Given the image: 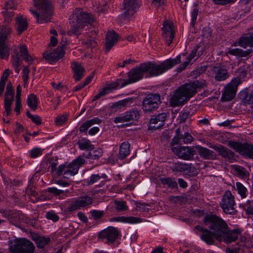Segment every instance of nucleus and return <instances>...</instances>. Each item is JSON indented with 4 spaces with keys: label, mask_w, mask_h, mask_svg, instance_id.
Wrapping results in <instances>:
<instances>
[{
    "label": "nucleus",
    "mask_w": 253,
    "mask_h": 253,
    "mask_svg": "<svg viewBox=\"0 0 253 253\" xmlns=\"http://www.w3.org/2000/svg\"><path fill=\"white\" fill-rule=\"evenodd\" d=\"M198 14V9L197 8H194L191 14V24L194 25L196 23L197 17Z\"/></svg>",
    "instance_id": "62"
},
{
    "label": "nucleus",
    "mask_w": 253,
    "mask_h": 253,
    "mask_svg": "<svg viewBox=\"0 0 253 253\" xmlns=\"http://www.w3.org/2000/svg\"><path fill=\"white\" fill-rule=\"evenodd\" d=\"M118 87H120V86L117 81L115 82L112 83L110 84H108L103 87L99 91V92L94 97L92 101H95L101 97L105 96V95L108 94L111 91V90L116 89Z\"/></svg>",
    "instance_id": "26"
},
{
    "label": "nucleus",
    "mask_w": 253,
    "mask_h": 253,
    "mask_svg": "<svg viewBox=\"0 0 253 253\" xmlns=\"http://www.w3.org/2000/svg\"><path fill=\"white\" fill-rule=\"evenodd\" d=\"M71 67L74 72V79L76 82L80 81L84 76L85 70L81 64L73 62Z\"/></svg>",
    "instance_id": "24"
},
{
    "label": "nucleus",
    "mask_w": 253,
    "mask_h": 253,
    "mask_svg": "<svg viewBox=\"0 0 253 253\" xmlns=\"http://www.w3.org/2000/svg\"><path fill=\"white\" fill-rule=\"evenodd\" d=\"M2 14L4 18V22L6 24H9L12 21L14 15V12L4 10L2 12Z\"/></svg>",
    "instance_id": "50"
},
{
    "label": "nucleus",
    "mask_w": 253,
    "mask_h": 253,
    "mask_svg": "<svg viewBox=\"0 0 253 253\" xmlns=\"http://www.w3.org/2000/svg\"><path fill=\"white\" fill-rule=\"evenodd\" d=\"M27 116L30 118L32 121L36 124L39 125L41 124L42 120L40 117L38 115H33L29 111H27L26 113Z\"/></svg>",
    "instance_id": "55"
},
{
    "label": "nucleus",
    "mask_w": 253,
    "mask_h": 253,
    "mask_svg": "<svg viewBox=\"0 0 253 253\" xmlns=\"http://www.w3.org/2000/svg\"><path fill=\"white\" fill-rule=\"evenodd\" d=\"M161 182L164 185L171 188H175L177 186L176 182L171 178H162L160 179Z\"/></svg>",
    "instance_id": "47"
},
{
    "label": "nucleus",
    "mask_w": 253,
    "mask_h": 253,
    "mask_svg": "<svg viewBox=\"0 0 253 253\" xmlns=\"http://www.w3.org/2000/svg\"><path fill=\"white\" fill-rule=\"evenodd\" d=\"M250 51H243L242 49L240 48H234L231 49L229 52L230 54H232L235 56L240 57H246L250 53Z\"/></svg>",
    "instance_id": "42"
},
{
    "label": "nucleus",
    "mask_w": 253,
    "mask_h": 253,
    "mask_svg": "<svg viewBox=\"0 0 253 253\" xmlns=\"http://www.w3.org/2000/svg\"><path fill=\"white\" fill-rule=\"evenodd\" d=\"M13 253H35L34 244L26 238H20L15 240L9 247Z\"/></svg>",
    "instance_id": "9"
},
{
    "label": "nucleus",
    "mask_w": 253,
    "mask_h": 253,
    "mask_svg": "<svg viewBox=\"0 0 253 253\" xmlns=\"http://www.w3.org/2000/svg\"><path fill=\"white\" fill-rule=\"evenodd\" d=\"M67 121V116L66 115H61L58 116L55 120V123L56 126H61L66 123Z\"/></svg>",
    "instance_id": "51"
},
{
    "label": "nucleus",
    "mask_w": 253,
    "mask_h": 253,
    "mask_svg": "<svg viewBox=\"0 0 253 253\" xmlns=\"http://www.w3.org/2000/svg\"><path fill=\"white\" fill-rule=\"evenodd\" d=\"M0 55L2 59L8 58L9 55V50L6 44H0Z\"/></svg>",
    "instance_id": "45"
},
{
    "label": "nucleus",
    "mask_w": 253,
    "mask_h": 253,
    "mask_svg": "<svg viewBox=\"0 0 253 253\" xmlns=\"http://www.w3.org/2000/svg\"><path fill=\"white\" fill-rule=\"evenodd\" d=\"M48 191L55 195H60L64 193L63 190H59L55 187H51L48 189Z\"/></svg>",
    "instance_id": "64"
},
{
    "label": "nucleus",
    "mask_w": 253,
    "mask_h": 253,
    "mask_svg": "<svg viewBox=\"0 0 253 253\" xmlns=\"http://www.w3.org/2000/svg\"><path fill=\"white\" fill-rule=\"evenodd\" d=\"M140 5V0H124L123 8L125 10L124 15L130 16L136 12Z\"/></svg>",
    "instance_id": "14"
},
{
    "label": "nucleus",
    "mask_w": 253,
    "mask_h": 253,
    "mask_svg": "<svg viewBox=\"0 0 253 253\" xmlns=\"http://www.w3.org/2000/svg\"><path fill=\"white\" fill-rule=\"evenodd\" d=\"M172 169L173 171L179 172L187 171L190 170V166L187 164L178 163L174 165Z\"/></svg>",
    "instance_id": "40"
},
{
    "label": "nucleus",
    "mask_w": 253,
    "mask_h": 253,
    "mask_svg": "<svg viewBox=\"0 0 253 253\" xmlns=\"http://www.w3.org/2000/svg\"><path fill=\"white\" fill-rule=\"evenodd\" d=\"M218 216L213 214L207 215L204 218V222L206 226L211 230L205 229L201 226H196L195 228L196 230L200 232L201 239L206 243L208 245H213L215 242V240H217L216 229L212 228L213 224H217L218 221Z\"/></svg>",
    "instance_id": "6"
},
{
    "label": "nucleus",
    "mask_w": 253,
    "mask_h": 253,
    "mask_svg": "<svg viewBox=\"0 0 253 253\" xmlns=\"http://www.w3.org/2000/svg\"><path fill=\"white\" fill-rule=\"evenodd\" d=\"M52 86L54 88L60 91H65L67 90V88L66 86H64V85L61 83H58V84H55L53 82L51 83Z\"/></svg>",
    "instance_id": "63"
},
{
    "label": "nucleus",
    "mask_w": 253,
    "mask_h": 253,
    "mask_svg": "<svg viewBox=\"0 0 253 253\" xmlns=\"http://www.w3.org/2000/svg\"><path fill=\"white\" fill-rule=\"evenodd\" d=\"M145 66L143 63L141 64L139 66L132 69L127 74V79H118L117 81L120 87H123L126 85L136 82L142 79L143 76L146 75Z\"/></svg>",
    "instance_id": "8"
},
{
    "label": "nucleus",
    "mask_w": 253,
    "mask_h": 253,
    "mask_svg": "<svg viewBox=\"0 0 253 253\" xmlns=\"http://www.w3.org/2000/svg\"><path fill=\"white\" fill-rule=\"evenodd\" d=\"M32 239L36 242L37 247L41 249L44 248L50 241V239L48 238H46L37 235H33Z\"/></svg>",
    "instance_id": "31"
},
{
    "label": "nucleus",
    "mask_w": 253,
    "mask_h": 253,
    "mask_svg": "<svg viewBox=\"0 0 253 253\" xmlns=\"http://www.w3.org/2000/svg\"><path fill=\"white\" fill-rule=\"evenodd\" d=\"M5 10L8 9H15L16 8V4L14 2V0H6L5 3Z\"/></svg>",
    "instance_id": "58"
},
{
    "label": "nucleus",
    "mask_w": 253,
    "mask_h": 253,
    "mask_svg": "<svg viewBox=\"0 0 253 253\" xmlns=\"http://www.w3.org/2000/svg\"><path fill=\"white\" fill-rule=\"evenodd\" d=\"M36 10L30 9L31 13L36 17L37 23L43 24L50 21L53 15V7L49 0H33Z\"/></svg>",
    "instance_id": "3"
},
{
    "label": "nucleus",
    "mask_w": 253,
    "mask_h": 253,
    "mask_svg": "<svg viewBox=\"0 0 253 253\" xmlns=\"http://www.w3.org/2000/svg\"><path fill=\"white\" fill-rule=\"evenodd\" d=\"M27 102L29 107L33 111L36 110L38 105V99L35 95L31 94L27 99Z\"/></svg>",
    "instance_id": "37"
},
{
    "label": "nucleus",
    "mask_w": 253,
    "mask_h": 253,
    "mask_svg": "<svg viewBox=\"0 0 253 253\" xmlns=\"http://www.w3.org/2000/svg\"><path fill=\"white\" fill-rule=\"evenodd\" d=\"M132 103V98H128L115 103L113 107L117 109H123L129 106Z\"/></svg>",
    "instance_id": "36"
},
{
    "label": "nucleus",
    "mask_w": 253,
    "mask_h": 253,
    "mask_svg": "<svg viewBox=\"0 0 253 253\" xmlns=\"http://www.w3.org/2000/svg\"><path fill=\"white\" fill-rule=\"evenodd\" d=\"M101 120L98 118H94L90 120H88L83 123L80 127L79 130L81 132H84L87 131L88 128L94 124H99Z\"/></svg>",
    "instance_id": "30"
},
{
    "label": "nucleus",
    "mask_w": 253,
    "mask_h": 253,
    "mask_svg": "<svg viewBox=\"0 0 253 253\" xmlns=\"http://www.w3.org/2000/svg\"><path fill=\"white\" fill-rule=\"evenodd\" d=\"M212 71L214 74V79L217 81H224L229 76L226 70L219 67H214Z\"/></svg>",
    "instance_id": "27"
},
{
    "label": "nucleus",
    "mask_w": 253,
    "mask_h": 253,
    "mask_svg": "<svg viewBox=\"0 0 253 253\" xmlns=\"http://www.w3.org/2000/svg\"><path fill=\"white\" fill-rule=\"evenodd\" d=\"M139 116L140 114L138 111L131 110L126 112L125 114L115 118L114 121L115 123H119L136 121L138 120Z\"/></svg>",
    "instance_id": "18"
},
{
    "label": "nucleus",
    "mask_w": 253,
    "mask_h": 253,
    "mask_svg": "<svg viewBox=\"0 0 253 253\" xmlns=\"http://www.w3.org/2000/svg\"><path fill=\"white\" fill-rule=\"evenodd\" d=\"M172 151L178 156L179 158H191L195 154V151L190 147H173Z\"/></svg>",
    "instance_id": "17"
},
{
    "label": "nucleus",
    "mask_w": 253,
    "mask_h": 253,
    "mask_svg": "<svg viewBox=\"0 0 253 253\" xmlns=\"http://www.w3.org/2000/svg\"><path fill=\"white\" fill-rule=\"evenodd\" d=\"M78 144L81 150H90L92 149V145L90 142L86 139H82L79 141Z\"/></svg>",
    "instance_id": "46"
},
{
    "label": "nucleus",
    "mask_w": 253,
    "mask_h": 253,
    "mask_svg": "<svg viewBox=\"0 0 253 253\" xmlns=\"http://www.w3.org/2000/svg\"><path fill=\"white\" fill-rule=\"evenodd\" d=\"M181 62V55H178L173 59H169L160 64L155 62H148L143 63L146 70V78L159 76L168 70L172 68L174 65Z\"/></svg>",
    "instance_id": "5"
},
{
    "label": "nucleus",
    "mask_w": 253,
    "mask_h": 253,
    "mask_svg": "<svg viewBox=\"0 0 253 253\" xmlns=\"http://www.w3.org/2000/svg\"><path fill=\"white\" fill-rule=\"evenodd\" d=\"M110 221H122L134 224L141 222V219L133 216H122L111 219Z\"/></svg>",
    "instance_id": "28"
},
{
    "label": "nucleus",
    "mask_w": 253,
    "mask_h": 253,
    "mask_svg": "<svg viewBox=\"0 0 253 253\" xmlns=\"http://www.w3.org/2000/svg\"><path fill=\"white\" fill-rule=\"evenodd\" d=\"M130 144L128 142H123L120 147L119 151V155L121 158H125L130 153Z\"/></svg>",
    "instance_id": "33"
},
{
    "label": "nucleus",
    "mask_w": 253,
    "mask_h": 253,
    "mask_svg": "<svg viewBox=\"0 0 253 253\" xmlns=\"http://www.w3.org/2000/svg\"><path fill=\"white\" fill-rule=\"evenodd\" d=\"M152 4L156 8L163 9L165 4V0H152Z\"/></svg>",
    "instance_id": "60"
},
{
    "label": "nucleus",
    "mask_w": 253,
    "mask_h": 253,
    "mask_svg": "<svg viewBox=\"0 0 253 253\" xmlns=\"http://www.w3.org/2000/svg\"><path fill=\"white\" fill-rule=\"evenodd\" d=\"M197 148L201 157L208 158L211 156L213 153L212 151L202 146H198Z\"/></svg>",
    "instance_id": "43"
},
{
    "label": "nucleus",
    "mask_w": 253,
    "mask_h": 253,
    "mask_svg": "<svg viewBox=\"0 0 253 253\" xmlns=\"http://www.w3.org/2000/svg\"><path fill=\"white\" fill-rule=\"evenodd\" d=\"M212 148L218 153L219 155L222 157H227L228 158H230V157H233L232 152L228 148H226L222 146L215 145L212 147Z\"/></svg>",
    "instance_id": "29"
},
{
    "label": "nucleus",
    "mask_w": 253,
    "mask_h": 253,
    "mask_svg": "<svg viewBox=\"0 0 253 253\" xmlns=\"http://www.w3.org/2000/svg\"><path fill=\"white\" fill-rule=\"evenodd\" d=\"M180 139H181V131L180 128H177L175 130V135L173 137L170 143L171 150L173 147L178 146V144Z\"/></svg>",
    "instance_id": "41"
},
{
    "label": "nucleus",
    "mask_w": 253,
    "mask_h": 253,
    "mask_svg": "<svg viewBox=\"0 0 253 253\" xmlns=\"http://www.w3.org/2000/svg\"><path fill=\"white\" fill-rule=\"evenodd\" d=\"M46 216L47 219L52 220L55 222L59 220V216L53 212H47Z\"/></svg>",
    "instance_id": "61"
},
{
    "label": "nucleus",
    "mask_w": 253,
    "mask_h": 253,
    "mask_svg": "<svg viewBox=\"0 0 253 253\" xmlns=\"http://www.w3.org/2000/svg\"><path fill=\"white\" fill-rule=\"evenodd\" d=\"M78 160L76 159L69 164H64L59 166L55 176L59 177L63 175L64 178H68L77 174L80 167L77 162Z\"/></svg>",
    "instance_id": "10"
},
{
    "label": "nucleus",
    "mask_w": 253,
    "mask_h": 253,
    "mask_svg": "<svg viewBox=\"0 0 253 253\" xmlns=\"http://www.w3.org/2000/svg\"><path fill=\"white\" fill-rule=\"evenodd\" d=\"M248 67L243 65L238 69L236 71L238 76L233 78L225 87V90L222 94L221 100L222 101H229L235 96L237 88L242 83V79H244L247 74Z\"/></svg>",
    "instance_id": "7"
},
{
    "label": "nucleus",
    "mask_w": 253,
    "mask_h": 253,
    "mask_svg": "<svg viewBox=\"0 0 253 253\" xmlns=\"http://www.w3.org/2000/svg\"><path fill=\"white\" fill-rule=\"evenodd\" d=\"M64 54L62 47H58L50 53L45 52L43 54L44 59L50 63L55 62L61 58Z\"/></svg>",
    "instance_id": "21"
},
{
    "label": "nucleus",
    "mask_w": 253,
    "mask_h": 253,
    "mask_svg": "<svg viewBox=\"0 0 253 253\" xmlns=\"http://www.w3.org/2000/svg\"><path fill=\"white\" fill-rule=\"evenodd\" d=\"M218 222L213 224V228L216 229L217 240L224 242L227 244L235 242L241 234V230L239 228L230 229L227 223L221 218L218 216Z\"/></svg>",
    "instance_id": "1"
},
{
    "label": "nucleus",
    "mask_w": 253,
    "mask_h": 253,
    "mask_svg": "<svg viewBox=\"0 0 253 253\" xmlns=\"http://www.w3.org/2000/svg\"><path fill=\"white\" fill-rule=\"evenodd\" d=\"M231 146L242 155L253 158V145L234 142H232Z\"/></svg>",
    "instance_id": "15"
},
{
    "label": "nucleus",
    "mask_w": 253,
    "mask_h": 253,
    "mask_svg": "<svg viewBox=\"0 0 253 253\" xmlns=\"http://www.w3.org/2000/svg\"><path fill=\"white\" fill-rule=\"evenodd\" d=\"M14 91L11 83H9L6 86V90L5 93V97L13 98Z\"/></svg>",
    "instance_id": "56"
},
{
    "label": "nucleus",
    "mask_w": 253,
    "mask_h": 253,
    "mask_svg": "<svg viewBox=\"0 0 253 253\" xmlns=\"http://www.w3.org/2000/svg\"><path fill=\"white\" fill-rule=\"evenodd\" d=\"M234 170L236 174L242 178H246L249 175L247 170L242 167L235 166L234 167Z\"/></svg>",
    "instance_id": "39"
},
{
    "label": "nucleus",
    "mask_w": 253,
    "mask_h": 253,
    "mask_svg": "<svg viewBox=\"0 0 253 253\" xmlns=\"http://www.w3.org/2000/svg\"><path fill=\"white\" fill-rule=\"evenodd\" d=\"M181 138L185 144L190 143L193 141V137L188 132H185L184 134L181 133Z\"/></svg>",
    "instance_id": "54"
},
{
    "label": "nucleus",
    "mask_w": 253,
    "mask_h": 253,
    "mask_svg": "<svg viewBox=\"0 0 253 253\" xmlns=\"http://www.w3.org/2000/svg\"><path fill=\"white\" fill-rule=\"evenodd\" d=\"M167 117V114L165 113H161L154 116L150 121L149 129L156 130L163 126Z\"/></svg>",
    "instance_id": "20"
},
{
    "label": "nucleus",
    "mask_w": 253,
    "mask_h": 253,
    "mask_svg": "<svg viewBox=\"0 0 253 253\" xmlns=\"http://www.w3.org/2000/svg\"><path fill=\"white\" fill-rule=\"evenodd\" d=\"M102 176H100L98 174H92L90 177V180L87 182V184L90 185L99 181Z\"/></svg>",
    "instance_id": "59"
},
{
    "label": "nucleus",
    "mask_w": 253,
    "mask_h": 253,
    "mask_svg": "<svg viewBox=\"0 0 253 253\" xmlns=\"http://www.w3.org/2000/svg\"><path fill=\"white\" fill-rule=\"evenodd\" d=\"M114 204L116 210L118 211H126L128 210L126 203L125 201H115Z\"/></svg>",
    "instance_id": "44"
},
{
    "label": "nucleus",
    "mask_w": 253,
    "mask_h": 253,
    "mask_svg": "<svg viewBox=\"0 0 253 253\" xmlns=\"http://www.w3.org/2000/svg\"><path fill=\"white\" fill-rule=\"evenodd\" d=\"M238 44L244 48H246L248 46H253V33L249 36L241 38L239 39Z\"/></svg>",
    "instance_id": "32"
},
{
    "label": "nucleus",
    "mask_w": 253,
    "mask_h": 253,
    "mask_svg": "<svg viewBox=\"0 0 253 253\" xmlns=\"http://www.w3.org/2000/svg\"><path fill=\"white\" fill-rule=\"evenodd\" d=\"M118 35L113 31H109L106 35L105 49L108 52L117 43L118 40Z\"/></svg>",
    "instance_id": "22"
},
{
    "label": "nucleus",
    "mask_w": 253,
    "mask_h": 253,
    "mask_svg": "<svg viewBox=\"0 0 253 253\" xmlns=\"http://www.w3.org/2000/svg\"><path fill=\"white\" fill-rule=\"evenodd\" d=\"M92 203V199L90 197L87 196L81 197L71 204L69 211H72L91 205Z\"/></svg>",
    "instance_id": "19"
},
{
    "label": "nucleus",
    "mask_w": 253,
    "mask_h": 253,
    "mask_svg": "<svg viewBox=\"0 0 253 253\" xmlns=\"http://www.w3.org/2000/svg\"><path fill=\"white\" fill-rule=\"evenodd\" d=\"M234 198L230 191H226L223 195L222 201L220 203V206L222 210L226 214H234L236 210L235 206Z\"/></svg>",
    "instance_id": "12"
},
{
    "label": "nucleus",
    "mask_w": 253,
    "mask_h": 253,
    "mask_svg": "<svg viewBox=\"0 0 253 253\" xmlns=\"http://www.w3.org/2000/svg\"><path fill=\"white\" fill-rule=\"evenodd\" d=\"M160 96L153 94L145 97L142 102V109L146 113H150L156 110L159 106Z\"/></svg>",
    "instance_id": "11"
},
{
    "label": "nucleus",
    "mask_w": 253,
    "mask_h": 253,
    "mask_svg": "<svg viewBox=\"0 0 253 253\" xmlns=\"http://www.w3.org/2000/svg\"><path fill=\"white\" fill-rule=\"evenodd\" d=\"M20 52L21 56L25 60V61L29 64H32L34 59L29 54L28 50L24 45H20Z\"/></svg>",
    "instance_id": "34"
},
{
    "label": "nucleus",
    "mask_w": 253,
    "mask_h": 253,
    "mask_svg": "<svg viewBox=\"0 0 253 253\" xmlns=\"http://www.w3.org/2000/svg\"><path fill=\"white\" fill-rule=\"evenodd\" d=\"M43 151V150L42 148H34L30 152V156L32 158L40 157L42 155Z\"/></svg>",
    "instance_id": "53"
},
{
    "label": "nucleus",
    "mask_w": 253,
    "mask_h": 253,
    "mask_svg": "<svg viewBox=\"0 0 253 253\" xmlns=\"http://www.w3.org/2000/svg\"><path fill=\"white\" fill-rule=\"evenodd\" d=\"M119 235L118 229L111 226L100 232L98 237L101 239H106L109 243H113L118 238Z\"/></svg>",
    "instance_id": "16"
},
{
    "label": "nucleus",
    "mask_w": 253,
    "mask_h": 253,
    "mask_svg": "<svg viewBox=\"0 0 253 253\" xmlns=\"http://www.w3.org/2000/svg\"><path fill=\"white\" fill-rule=\"evenodd\" d=\"M13 98L5 97L4 98V107L6 115H8L11 112V105L13 102Z\"/></svg>",
    "instance_id": "49"
},
{
    "label": "nucleus",
    "mask_w": 253,
    "mask_h": 253,
    "mask_svg": "<svg viewBox=\"0 0 253 253\" xmlns=\"http://www.w3.org/2000/svg\"><path fill=\"white\" fill-rule=\"evenodd\" d=\"M93 21L91 15L84 12L81 8L76 9L70 16V32L75 35H79L85 27H88Z\"/></svg>",
    "instance_id": "4"
},
{
    "label": "nucleus",
    "mask_w": 253,
    "mask_h": 253,
    "mask_svg": "<svg viewBox=\"0 0 253 253\" xmlns=\"http://www.w3.org/2000/svg\"><path fill=\"white\" fill-rule=\"evenodd\" d=\"M236 186L238 194L242 198L246 197L247 188L240 182H236Z\"/></svg>",
    "instance_id": "48"
},
{
    "label": "nucleus",
    "mask_w": 253,
    "mask_h": 253,
    "mask_svg": "<svg viewBox=\"0 0 253 253\" xmlns=\"http://www.w3.org/2000/svg\"><path fill=\"white\" fill-rule=\"evenodd\" d=\"M15 55H13L11 57V61L13 66L15 68V72L18 74L20 71L19 66L21 64V62L17 51L15 52Z\"/></svg>",
    "instance_id": "38"
},
{
    "label": "nucleus",
    "mask_w": 253,
    "mask_h": 253,
    "mask_svg": "<svg viewBox=\"0 0 253 253\" xmlns=\"http://www.w3.org/2000/svg\"><path fill=\"white\" fill-rule=\"evenodd\" d=\"M15 28L19 35L25 31L28 26V23L26 18L19 15L15 19Z\"/></svg>",
    "instance_id": "25"
},
{
    "label": "nucleus",
    "mask_w": 253,
    "mask_h": 253,
    "mask_svg": "<svg viewBox=\"0 0 253 253\" xmlns=\"http://www.w3.org/2000/svg\"><path fill=\"white\" fill-rule=\"evenodd\" d=\"M163 25L162 36L167 44L169 45L172 43L174 37L173 24L171 21L166 20L164 21Z\"/></svg>",
    "instance_id": "13"
},
{
    "label": "nucleus",
    "mask_w": 253,
    "mask_h": 253,
    "mask_svg": "<svg viewBox=\"0 0 253 253\" xmlns=\"http://www.w3.org/2000/svg\"><path fill=\"white\" fill-rule=\"evenodd\" d=\"M90 213L94 220L100 219L104 215L103 211L93 210L90 211Z\"/></svg>",
    "instance_id": "52"
},
{
    "label": "nucleus",
    "mask_w": 253,
    "mask_h": 253,
    "mask_svg": "<svg viewBox=\"0 0 253 253\" xmlns=\"http://www.w3.org/2000/svg\"><path fill=\"white\" fill-rule=\"evenodd\" d=\"M198 48V46H196L192 49L191 53L187 57L186 60L177 68L176 70L177 72H181L183 71L190 63H192L195 61L196 59L195 57Z\"/></svg>",
    "instance_id": "23"
},
{
    "label": "nucleus",
    "mask_w": 253,
    "mask_h": 253,
    "mask_svg": "<svg viewBox=\"0 0 253 253\" xmlns=\"http://www.w3.org/2000/svg\"><path fill=\"white\" fill-rule=\"evenodd\" d=\"M198 85L195 83L185 84L176 89L171 95L169 104L172 107L183 105L196 92Z\"/></svg>",
    "instance_id": "2"
},
{
    "label": "nucleus",
    "mask_w": 253,
    "mask_h": 253,
    "mask_svg": "<svg viewBox=\"0 0 253 253\" xmlns=\"http://www.w3.org/2000/svg\"><path fill=\"white\" fill-rule=\"evenodd\" d=\"M11 32V28L9 27H4L0 33V44H5V41Z\"/></svg>",
    "instance_id": "35"
},
{
    "label": "nucleus",
    "mask_w": 253,
    "mask_h": 253,
    "mask_svg": "<svg viewBox=\"0 0 253 253\" xmlns=\"http://www.w3.org/2000/svg\"><path fill=\"white\" fill-rule=\"evenodd\" d=\"M84 43V45L86 46L87 47L89 48H94L97 46V42L93 38L86 39V41H85Z\"/></svg>",
    "instance_id": "57"
}]
</instances>
